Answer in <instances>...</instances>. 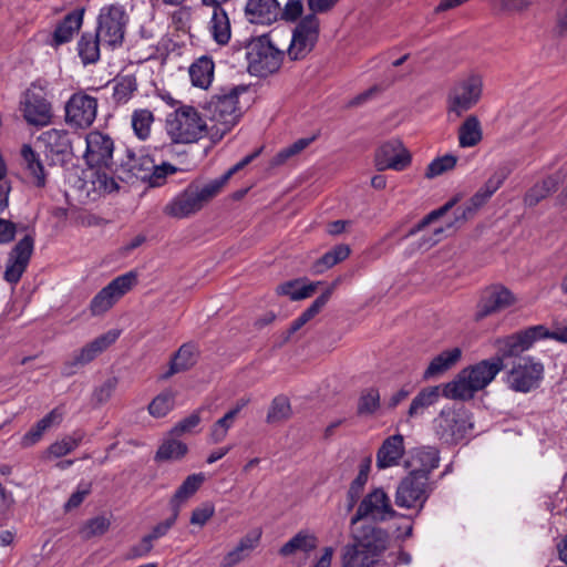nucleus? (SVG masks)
<instances>
[{
	"instance_id": "nucleus-1",
	"label": "nucleus",
	"mask_w": 567,
	"mask_h": 567,
	"mask_svg": "<svg viewBox=\"0 0 567 567\" xmlns=\"http://www.w3.org/2000/svg\"><path fill=\"white\" fill-rule=\"evenodd\" d=\"M352 539L342 549L343 567H374L388 546L386 532L372 525L353 530Z\"/></svg>"
},
{
	"instance_id": "nucleus-2",
	"label": "nucleus",
	"mask_w": 567,
	"mask_h": 567,
	"mask_svg": "<svg viewBox=\"0 0 567 567\" xmlns=\"http://www.w3.org/2000/svg\"><path fill=\"white\" fill-rule=\"evenodd\" d=\"M504 367L499 359L482 360L462 370L454 381L444 386L443 393L449 399L470 400L487 386Z\"/></svg>"
},
{
	"instance_id": "nucleus-3",
	"label": "nucleus",
	"mask_w": 567,
	"mask_h": 567,
	"mask_svg": "<svg viewBox=\"0 0 567 567\" xmlns=\"http://www.w3.org/2000/svg\"><path fill=\"white\" fill-rule=\"evenodd\" d=\"M247 91L245 85H230L220 87L204 105L210 122L214 135L223 137L239 121L241 116L238 106L239 96Z\"/></svg>"
},
{
	"instance_id": "nucleus-4",
	"label": "nucleus",
	"mask_w": 567,
	"mask_h": 567,
	"mask_svg": "<svg viewBox=\"0 0 567 567\" xmlns=\"http://www.w3.org/2000/svg\"><path fill=\"white\" fill-rule=\"evenodd\" d=\"M165 133L172 144L197 143L208 134V125L193 105L182 104L165 117Z\"/></svg>"
},
{
	"instance_id": "nucleus-5",
	"label": "nucleus",
	"mask_w": 567,
	"mask_h": 567,
	"mask_svg": "<svg viewBox=\"0 0 567 567\" xmlns=\"http://www.w3.org/2000/svg\"><path fill=\"white\" fill-rule=\"evenodd\" d=\"M128 22L130 13L125 4L107 3L99 10L95 32L104 47L114 50L123 44Z\"/></svg>"
},
{
	"instance_id": "nucleus-6",
	"label": "nucleus",
	"mask_w": 567,
	"mask_h": 567,
	"mask_svg": "<svg viewBox=\"0 0 567 567\" xmlns=\"http://www.w3.org/2000/svg\"><path fill=\"white\" fill-rule=\"evenodd\" d=\"M433 426L437 437L447 443H458L473 430L472 414L462 405L445 406L434 419Z\"/></svg>"
},
{
	"instance_id": "nucleus-7",
	"label": "nucleus",
	"mask_w": 567,
	"mask_h": 567,
	"mask_svg": "<svg viewBox=\"0 0 567 567\" xmlns=\"http://www.w3.org/2000/svg\"><path fill=\"white\" fill-rule=\"evenodd\" d=\"M284 55L285 52L268 35H261L252 40L248 47V69L251 74L267 76L280 69Z\"/></svg>"
},
{
	"instance_id": "nucleus-8",
	"label": "nucleus",
	"mask_w": 567,
	"mask_h": 567,
	"mask_svg": "<svg viewBox=\"0 0 567 567\" xmlns=\"http://www.w3.org/2000/svg\"><path fill=\"white\" fill-rule=\"evenodd\" d=\"M483 94V78L480 74H468L458 80L446 99L449 114L461 116L464 112L474 107Z\"/></svg>"
},
{
	"instance_id": "nucleus-9",
	"label": "nucleus",
	"mask_w": 567,
	"mask_h": 567,
	"mask_svg": "<svg viewBox=\"0 0 567 567\" xmlns=\"http://www.w3.org/2000/svg\"><path fill=\"white\" fill-rule=\"evenodd\" d=\"M544 336H546L545 326L538 324L509 336L499 337L493 341L496 349V355L493 359H499L504 363L505 359L518 357L529 350L536 341L543 340Z\"/></svg>"
},
{
	"instance_id": "nucleus-10",
	"label": "nucleus",
	"mask_w": 567,
	"mask_h": 567,
	"mask_svg": "<svg viewBox=\"0 0 567 567\" xmlns=\"http://www.w3.org/2000/svg\"><path fill=\"white\" fill-rule=\"evenodd\" d=\"M395 514L386 492L382 487H375L359 503L357 512L351 518V525L363 519L381 523L393 518Z\"/></svg>"
},
{
	"instance_id": "nucleus-11",
	"label": "nucleus",
	"mask_w": 567,
	"mask_h": 567,
	"mask_svg": "<svg viewBox=\"0 0 567 567\" xmlns=\"http://www.w3.org/2000/svg\"><path fill=\"white\" fill-rule=\"evenodd\" d=\"M543 377V363L527 355L513 363L507 372L506 383L515 392L527 393L539 385Z\"/></svg>"
},
{
	"instance_id": "nucleus-12",
	"label": "nucleus",
	"mask_w": 567,
	"mask_h": 567,
	"mask_svg": "<svg viewBox=\"0 0 567 567\" xmlns=\"http://www.w3.org/2000/svg\"><path fill=\"white\" fill-rule=\"evenodd\" d=\"M430 477L419 472H410L398 485L395 504L402 508H423L431 487Z\"/></svg>"
},
{
	"instance_id": "nucleus-13",
	"label": "nucleus",
	"mask_w": 567,
	"mask_h": 567,
	"mask_svg": "<svg viewBox=\"0 0 567 567\" xmlns=\"http://www.w3.org/2000/svg\"><path fill=\"white\" fill-rule=\"evenodd\" d=\"M320 33V20L315 14H307L296 24L287 54L290 60L306 58L315 48Z\"/></svg>"
},
{
	"instance_id": "nucleus-14",
	"label": "nucleus",
	"mask_w": 567,
	"mask_h": 567,
	"mask_svg": "<svg viewBox=\"0 0 567 567\" xmlns=\"http://www.w3.org/2000/svg\"><path fill=\"white\" fill-rule=\"evenodd\" d=\"M137 282V275L128 271L114 278L107 286L102 288L91 300L90 311L93 317L101 316L109 311L125 293Z\"/></svg>"
},
{
	"instance_id": "nucleus-15",
	"label": "nucleus",
	"mask_w": 567,
	"mask_h": 567,
	"mask_svg": "<svg viewBox=\"0 0 567 567\" xmlns=\"http://www.w3.org/2000/svg\"><path fill=\"white\" fill-rule=\"evenodd\" d=\"M97 114V99L84 91L73 93L65 104V122L75 128L90 127Z\"/></svg>"
},
{
	"instance_id": "nucleus-16",
	"label": "nucleus",
	"mask_w": 567,
	"mask_h": 567,
	"mask_svg": "<svg viewBox=\"0 0 567 567\" xmlns=\"http://www.w3.org/2000/svg\"><path fill=\"white\" fill-rule=\"evenodd\" d=\"M34 236L27 234L8 252L3 279L10 285H17L25 272L34 251Z\"/></svg>"
},
{
	"instance_id": "nucleus-17",
	"label": "nucleus",
	"mask_w": 567,
	"mask_h": 567,
	"mask_svg": "<svg viewBox=\"0 0 567 567\" xmlns=\"http://www.w3.org/2000/svg\"><path fill=\"white\" fill-rule=\"evenodd\" d=\"M20 110L27 123L33 126H47L53 117L52 104L42 90H27Z\"/></svg>"
},
{
	"instance_id": "nucleus-18",
	"label": "nucleus",
	"mask_w": 567,
	"mask_h": 567,
	"mask_svg": "<svg viewBox=\"0 0 567 567\" xmlns=\"http://www.w3.org/2000/svg\"><path fill=\"white\" fill-rule=\"evenodd\" d=\"M85 143L84 159L89 166H110L114 152V142L110 135L100 131H92L86 134Z\"/></svg>"
},
{
	"instance_id": "nucleus-19",
	"label": "nucleus",
	"mask_w": 567,
	"mask_h": 567,
	"mask_svg": "<svg viewBox=\"0 0 567 567\" xmlns=\"http://www.w3.org/2000/svg\"><path fill=\"white\" fill-rule=\"evenodd\" d=\"M38 143L50 165L64 162L65 156L71 152L72 144L66 130L51 128L38 137Z\"/></svg>"
},
{
	"instance_id": "nucleus-20",
	"label": "nucleus",
	"mask_w": 567,
	"mask_h": 567,
	"mask_svg": "<svg viewBox=\"0 0 567 567\" xmlns=\"http://www.w3.org/2000/svg\"><path fill=\"white\" fill-rule=\"evenodd\" d=\"M375 166L379 171H403L411 164V155L400 140L384 142L375 152Z\"/></svg>"
},
{
	"instance_id": "nucleus-21",
	"label": "nucleus",
	"mask_w": 567,
	"mask_h": 567,
	"mask_svg": "<svg viewBox=\"0 0 567 567\" xmlns=\"http://www.w3.org/2000/svg\"><path fill=\"white\" fill-rule=\"evenodd\" d=\"M515 301L516 298L511 290L504 286H492L483 292L475 315L476 320L503 311L513 306Z\"/></svg>"
},
{
	"instance_id": "nucleus-22",
	"label": "nucleus",
	"mask_w": 567,
	"mask_h": 567,
	"mask_svg": "<svg viewBox=\"0 0 567 567\" xmlns=\"http://www.w3.org/2000/svg\"><path fill=\"white\" fill-rule=\"evenodd\" d=\"M281 4L278 0H246L244 14L251 24L271 25L279 21Z\"/></svg>"
},
{
	"instance_id": "nucleus-23",
	"label": "nucleus",
	"mask_w": 567,
	"mask_h": 567,
	"mask_svg": "<svg viewBox=\"0 0 567 567\" xmlns=\"http://www.w3.org/2000/svg\"><path fill=\"white\" fill-rule=\"evenodd\" d=\"M118 330H110L99 336L97 338L89 342L86 346L81 348L76 353H74L72 360L66 362V367H83L90 363L99 354L105 351L111 344H113L118 339Z\"/></svg>"
},
{
	"instance_id": "nucleus-24",
	"label": "nucleus",
	"mask_w": 567,
	"mask_h": 567,
	"mask_svg": "<svg viewBox=\"0 0 567 567\" xmlns=\"http://www.w3.org/2000/svg\"><path fill=\"white\" fill-rule=\"evenodd\" d=\"M203 206L198 196L194 193L193 186L173 197L163 208V213L172 218L183 219L200 210Z\"/></svg>"
},
{
	"instance_id": "nucleus-25",
	"label": "nucleus",
	"mask_w": 567,
	"mask_h": 567,
	"mask_svg": "<svg viewBox=\"0 0 567 567\" xmlns=\"http://www.w3.org/2000/svg\"><path fill=\"white\" fill-rule=\"evenodd\" d=\"M404 452L403 435L394 434L386 437L377 452V467L379 470H385L399 465Z\"/></svg>"
},
{
	"instance_id": "nucleus-26",
	"label": "nucleus",
	"mask_w": 567,
	"mask_h": 567,
	"mask_svg": "<svg viewBox=\"0 0 567 567\" xmlns=\"http://www.w3.org/2000/svg\"><path fill=\"white\" fill-rule=\"evenodd\" d=\"M318 537L308 529H300L279 548V555L290 557L298 553L309 556L318 547Z\"/></svg>"
},
{
	"instance_id": "nucleus-27",
	"label": "nucleus",
	"mask_w": 567,
	"mask_h": 567,
	"mask_svg": "<svg viewBox=\"0 0 567 567\" xmlns=\"http://www.w3.org/2000/svg\"><path fill=\"white\" fill-rule=\"evenodd\" d=\"M205 480L204 473L188 475L169 498L171 512L179 514L182 507L196 494Z\"/></svg>"
},
{
	"instance_id": "nucleus-28",
	"label": "nucleus",
	"mask_w": 567,
	"mask_h": 567,
	"mask_svg": "<svg viewBox=\"0 0 567 567\" xmlns=\"http://www.w3.org/2000/svg\"><path fill=\"white\" fill-rule=\"evenodd\" d=\"M462 349L458 347L446 349L435 355L423 373L425 380H431L451 370L462 358Z\"/></svg>"
},
{
	"instance_id": "nucleus-29",
	"label": "nucleus",
	"mask_w": 567,
	"mask_h": 567,
	"mask_svg": "<svg viewBox=\"0 0 567 567\" xmlns=\"http://www.w3.org/2000/svg\"><path fill=\"white\" fill-rule=\"evenodd\" d=\"M121 168L132 177L146 181L151 171L154 168V161L148 155L137 154L132 150H126L125 157L121 161Z\"/></svg>"
},
{
	"instance_id": "nucleus-30",
	"label": "nucleus",
	"mask_w": 567,
	"mask_h": 567,
	"mask_svg": "<svg viewBox=\"0 0 567 567\" xmlns=\"http://www.w3.org/2000/svg\"><path fill=\"white\" fill-rule=\"evenodd\" d=\"M21 157L25 172L37 187H44L47 183V173L40 159L39 154L29 145L21 147Z\"/></svg>"
},
{
	"instance_id": "nucleus-31",
	"label": "nucleus",
	"mask_w": 567,
	"mask_h": 567,
	"mask_svg": "<svg viewBox=\"0 0 567 567\" xmlns=\"http://www.w3.org/2000/svg\"><path fill=\"white\" fill-rule=\"evenodd\" d=\"M213 14L208 23V30L216 43L225 45L231 37L230 21L223 6L212 7Z\"/></svg>"
},
{
	"instance_id": "nucleus-32",
	"label": "nucleus",
	"mask_w": 567,
	"mask_h": 567,
	"mask_svg": "<svg viewBox=\"0 0 567 567\" xmlns=\"http://www.w3.org/2000/svg\"><path fill=\"white\" fill-rule=\"evenodd\" d=\"M83 23V12L73 11L68 13L63 20L56 25L53 37L52 44L59 47L63 43L70 42L80 30Z\"/></svg>"
},
{
	"instance_id": "nucleus-33",
	"label": "nucleus",
	"mask_w": 567,
	"mask_h": 567,
	"mask_svg": "<svg viewBox=\"0 0 567 567\" xmlns=\"http://www.w3.org/2000/svg\"><path fill=\"white\" fill-rule=\"evenodd\" d=\"M458 145L470 148L478 145L483 140L482 124L476 115H468L457 131Z\"/></svg>"
},
{
	"instance_id": "nucleus-34",
	"label": "nucleus",
	"mask_w": 567,
	"mask_h": 567,
	"mask_svg": "<svg viewBox=\"0 0 567 567\" xmlns=\"http://www.w3.org/2000/svg\"><path fill=\"white\" fill-rule=\"evenodd\" d=\"M197 355L198 349L196 344L190 342L182 344L173 357L169 364V370L165 374V378L190 369L196 363Z\"/></svg>"
},
{
	"instance_id": "nucleus-35",
	"label": "nucleus",
	"mask_w": 567,
	"mask_h": 567,
	"mask_svg": "<svg viewBox=\"0 0 567 567\" xmlns=\"http://www.w3.org/2000/svg\"><path fill=\"white\" fill-rule=\"evenodd\" d=\"M215 64L208 56H202L189 68L192 84L200 89H207L214 78Z\"/></svg>"
},
{
	"instance_id": "nucleus-36",
	"label": "nucleus",
	"mask_w": 567,
	"mask_h": 567,
	"mask_svg": "<svg viewBox=\"0 0 567 567\" xmlns=\"http://www.w3.org/2000/svg\"><path fill=\"white\" fill-rule=\"evenodd\" d=\"M138 84L134 74L117 76L113 81V101L117 105L126 104L137 91Z\"/></svg>"
},
{
	"instance_id": "nucleus-37",
	"label": "nucleus",
	"mask_w": 567,
	"mask_h": 567,
	"mask_svg": "<svg viewBox=\"0 0 567 567\" xmlns=\"http://www.w3.org/2000/svg\"><path fill=\"white\" fill-rule=\"evenodd\" d=\"M101 45H103L102 40L96 32L81 35L78 42V52L83 64H93L99 61Z\"/></svg>"
},
{
	"instance_id": "nucleus-38",
	"label": "nucleus",
	"mask_w": 567,
	"mask_h": 567,
	"mask_svg": "<svg viewBox=\"0 0 567 567\" xmlns=\"http://www.w3.org/2000/svg\"><path fill=\"white\" fill-rule=\"evenodd\" d=\"M178 515L179 514L176 512H171L169 517L154 526L152 532L143 537L140 547L135 549V554L138 556H143L150 553L153 547V542L165 536L168 533V530L175 525Z\"/></svg>"
},
{
	"instance_id": "nucleus-39",
	"label": "nucleus",
	"mask_w": 567,
	"mask_h": 567,
	"mask_svg": "<svg viewBox=\"0 0 567 567\" xmlns=\"http://www.w3.org/2000/svg\"><path fill=\"white\" fill-rule=\"evenodd\" d=\"M154 113L148 109H136L131 115V126L134 135L140 141H146L150 138L152 133V126L154 124Z\"/></svg>"
},
{
	"instance_id": "nucleus-40",
	"label": "nucleus",
	"mask_w": 567,
	"mask_h": 567,
	"mask_svg": "<svg viewBox=\"0 0 567 567\" xmlns=\"http://www.w3.org/2000/svg\"><path fill=\"white\" fill-rule=\"evenodd\" d=\"M188 452L187 445L175 436L165 437L155 454L156 461H177Z\"/></svg>"
},
{
	"instance_id": "nucleus-41",
	"label": "nucleus",
	"mask_w": 567,
	"mask_h": 567,
	"mask_svg": "<svg viewBox=\"0 0 567 567\" xmlns=\"http://www.w3.org/2000/svg\"><path fill=\"white\" fill-rule=\"evenodd\" d=\"M332 290L333 287L327 289L310 305V307H308L297 319H295L291 322L290 328L288 330L289 336L298 331L302 326H305L308 321H310L315 316H317L321 311V309L329 301Z\"/></svg>"
},
{
	"instance_id": "nucleus-42",
	"label": "nucleus",
	"mask_w": 567,
	"mask_h": 567,
	"mask_svg": "<svg viewBox=\"0 0 567 567\" xmlns=\"http://www.w3.org/2000/svg\"><path fill=\"white\" fill-rule=\"evenodd\" d=\"M558 187V179L554 176H548L542 182L536 183L524 196L525 205L533 207L540 200L556 192Z\"/></svg>"
},
{
	"instance_id": "nucleus-43",
	"label": "nucleus",
	"mask_w": 567,
	"mask_h": 567,
	"mask_svg": "<svg viewBox=\"0 0 567 567\" xmlns=\"http://www.w3.org/2000/svg\"><path fill=\"white\" fill-rule=\"evenodd\" d=\"M63 411L60 408L53 409L45 416L39 420L35 425L24 435V441L28 444H33L41 439L43 433L54 424L62 421Z\"/></svg>"
},
{
	"instance_id": "nucleus-44",
	"label": "nucleus",
	"mask_w": 567,
	"mask_h": 567,
	"mask_svg": "<svg viewBox=\"0 0 567 567\" xmlns=\"http://www.w3.org/2000/svg\"><path fill=\"white\" fill-rule=\"evenodd\" d=\"M350 252V247L346 244L334 246L313 264L315 272L321 274L334 265L343 261L349 257Z\"/></svg>"
},
{
	"instance_id": "nucleus-45",
	"label": "nucleus",
	"mask_w": 567,
	"mask_h": 567,
	"mask_svg": "<svg viewBox=\"0 0 567 567\" xmlns=\"http://www.w3.org/2000/svg\"><path fill=\"white\" fill-rule=\"evenodd\" d=\"M84 432L75 431L71 435L64 436L60 441L52 443L48 449V455L52 457H62L74 451L83 441Z\"/></svg>"
},
{
	"instance_id": "nucleus-46",
	"label": "nucleus",
	"mask_w": 567,
	"mask_h": 567,
	"mask_svg": "<svg viewBox=\"0 0 567 567\" xmlns=\"http://www.w3.org/2000/svg\"><path fill=\"white\" fill-rule=\"evenodd\" d=\"M316 290V284H303L301 280H290L277 288L279 295L288 296L291 300H302Z\"/></svg>"
},
{
	"instance_id": "nucleus-47",
	"label": "nucleus",
	"mask_w": 567,
	"mask_h": 567,
	"mask_svg": "<svg viewBox=\"0 0 567 567\" xmlns=\"http://www.w3.org/2000/svg\"><path fill=\"white\" fill-rule=\"evenodd\" d=\"M415 461L420 464V468L413 470L412 472H419L425 474V477H430L431 472L439 467V451L430 446L419 449L415 453Z\"/></svg>"
},
{
	"instance_id": "nucleus-48",
	"label": "nucleus",
	"mask_w": 567,
	"mask_h": 567,
	"mask_svg": "<svg viewBox=\"0 0 567 567\" xmlns=\"http://www.w3.org/2000/svg\"><path fill=\"white\" fill-rule=\"evenodd\" d=\"M380 409V392L377 388L364 389L359 396L357 413L361 416L373 415Z\"/></svg>"
},
{
	"instance_id": "nucleus-49",
	"label": "nucleus",
	"mask_w": 567,
	"mask_h": 567,
	"mask_svg": "<svg viewBox=\"0 0 567 567\" xmlns=\"http://www.w3.org/2000/svg\"><path fill=\"white\" fill-rule=\"evenodd\" d=\"M291 415V405L288 398L284 395L276 396L269 406L266 422L269 424L281 423Z\"/></svg>"
},
{
	"instance_id": "nucleus-50",
	"label": "nucleus",
	"mask_w": 567,
	"mask_h": 567,
	"mask_svg": "<svg viewBox=\"0 0 567 567\" xmlns=\"http://www.w3.org/2000/svg\"><path fill=\"white\" fill-rule=\"evenodd\" d=\"M440 396L439 388L431 386L422 390L411 402L409 408V415L411 417L420 414L426 408L433 405Z\"/></svg>"
},
{
	"instance_id": "nucleus-51",
	"label": "nucleus",
	"mask_w": 567,
	"mask_h": 567,
	"mask_svg": "<svg viewBox=\"0 0 567 567\" xmlns=\"http://www.w3.org/2000/svg\"><path fill=\"white\" fill-rule=\"evenodd\" d=\"M175 394L172 391H165L155 396L148 404V412L154 417H164L174 408Z\"/></svg>"
},
{
	"instance_id": "nucleus-52",
	"label": "nucleus",
	"mask_w": 567,
	"mask_h": 567,
	"mask_svg": "<svg viewBox=\"0 0 567 567\" xmlns=\"http://www.w3.org/2000/svg\"><path fill=\"white\" fill-rule=\"evenodd\" d=\"M111 526V520L106 516H96L85 522L81 527L80 534L83 539H91L104 535Z\"/></svg>"
},
{
	"instance_id": "nucleus-53",
	"label": "nucleus",
	"mask_w": 567,
	"mask_h": 567,
	"mask_svg": "<svg viewBox=\"0 0 567 567\" xmlns=\"http://www.w3.org/2000/svg\"><path fill=\"white\" fill-rule=\"evenodd\" d=\"M457 163V157L452 154H445L443 156L434 158L426 167L425 177L434 178L449 171H452Z\"/></svg>"
},
{
	"instance_id": "nucleus-54",
	"label": "nucleus",
	"mask_w": 567,
	"mask_h": 567,
	"mask_svg": "<svg viewBox=\"0 0 567 567\" xmlns=\"http://www.w3.org/2000/svg\"><path fill=\"white\" fill-rule=\"evenodd\" d=\"M235 412H227L218 419L210 427L209 440L212 443L217 444L224 441L228 431L233 427L235 422Z\"/></svg>"
},
{
	"instance_id": "nucleus-55",
	"label": "nucleus",
	"mask_w": 567,
	"mask_h": 567,
	"mask_svg": "<svg viewBox=\"0 0 567 567\" xmlns=\"http://www.w3.org/2000/svg\"><path fill=\"white\" fill-rule=\"evenodd\" d=\"M227 183V179L221 176L217 179L210 181L202 187L193 186L194 193L198 196L200 205H204L215 197Z\"/></svg>"
},
{
	"instance_id": "nucleus-56",
	"label": "nucleus",
	"mask_w": 567,
	"mask_h": 567,
	"mask_svg": "<svg viewBox=\"0 0 567 567\" xmlns=\"http://www.w3.org/2000/svg\"><path fill=\"white\" fill-rule=\"evenodd\" d=\"M457 203V198H452L447 203H445L442 207L432 210L424 218H422L410 231L409 235H414L421 230H423L429 225L436 221L439 218L444 216L454 205Z\"/></svg>"
},
{
	"instance_id": "nucleus-57",
	"label": "nucleus",
	"mask_w": 567,
	"mask_h": 567,
	"mask_svg": "<svg viewBox=\"0 0 567 567\" xmlns=\"http://www.w3.org/2000/svg\"><path fill=\"white\" fill-rule=\"evenodd\" d=\"M200 410L194 411L188 416L177 422L168 432L169 436L179 437L184 434L192 433L193 430L200 423Z\"/></svg>"
},
{
	"instance_id": "nucleus-58",
	"label": "nucleus",
	"mask_w": 567,
	"mask_h": 567,
	"mask_svg": "<svg viewBox=\"0 0 567 567\" xmlns=\"http://www.w3.org/2000/svg\"><path fill=\"white\" fill-rule=\"evenodd\" d=\"M492 196L487 195L486 192L481 187L463 207L461 216L463 220L471 218L474 214L484 206Z\"/></svg>"
},
{
	"instance_id": "nucleus-59",
	"label": "nucleus",
	"mask_w": 567,
	"mask_h": 567,
	"mask_svg": "<svg viewBox=\"0 0 567 567\" xmlns=\"http://www.w3.org/2000/svg\"><path fill=\"white\" fill-rule=\"evenodd\" d=\"M214 515L215 505L210 502H205L193 509L189 523L203 527Z\"/></svg>"
},
{
	"instance_id": "nucleus-60",
	"label": "nucleus",
	"mask_w": 567,
	"mask_h": 567,
	"mask_svg": "<svg viewBox=\"0 0 567 567\" xmlns=\"http://www.w3.org/2000/svg\"><path fill=\"white\" fill-rule=\"evenodd\" d=\"M92 484L90 482H80L75 492L72 493L70 498L64 505L65 511L79 507L84 498L91 493Z\"/></svg>"
},
{
	"instance_id": "nucleus-61",
	"label": "nucleus",
	"mask_w": 567,
	"mask_h": 567,
	"mask_svg": "<svg viewBox=\"0 0 567 567\" xmlns=\"http://www.w3.org/2000/svg\"><path fill=\"white\" fill-rule=\"evenodd\" d=\"M303 12V3L301 0H288L284 7H281V13L279 20L287 22L297 21Z\"/></svg>"
},
{
	"instance_id": "nucleus-62",
	"label": "nucleus",
	"mask_w": 567,
	"mask_h": 567,
	"mask_svg": "<svg viewBox=\"0 0 567 567\" xmlns=\"http://www.w3.org/2000/svg\"><path fill=\"white\" fill-rule=\"evenodd\" d=\"M507 176L508 171L505 167H501L489 176L482 188L486 192L487 195L493 196L496 190L501 188Z\"/></svg>"
},
{
	"instance_id": "nucleus-63",
	"label": "nucleus",
	"mask_w": 567,
	"mask_h": 567,
	"mask_svg": "<svg viewBox=\"0 0 567 567\" xmlns=\"http://www.w3.org/2000/svg\"><path fill=\"white\" fill-rule=\"evenodd\" d=\"M367 482V478L359 475H357L355 478L351 482L347 493L349 511H351L358 503Z\"/></svg>"
},
{
	"instance_id": "nucleus-64",
	"label": "nucleus",
	"mask_w": 567,
	"mask_h": 567,
	"mask_svg": "<svg viewBox=\"0 0 567 567\" xmlns=\"http://www.w3.org/2000/svg\"><path fill=\"white\" fill-rule=\"evenodd\" d=\"M175 172L176 168L171 164H154V168L151 171V174L147 176L146 181H148L150 185L152 186H159L162 185V183L164 182L168 174H173Z\"/></svg>"
}]
</instances>
